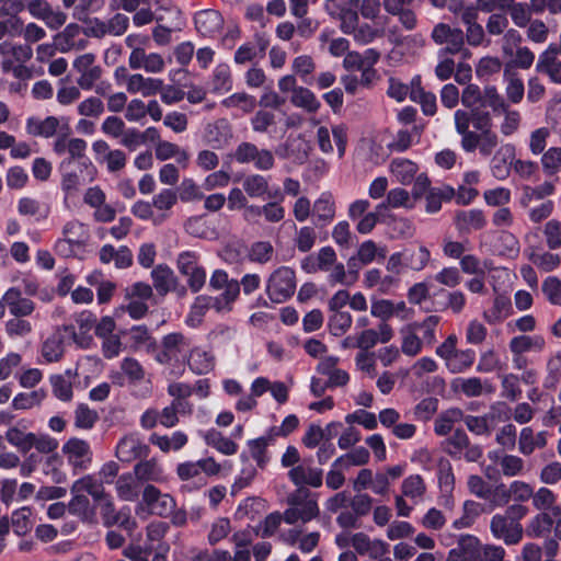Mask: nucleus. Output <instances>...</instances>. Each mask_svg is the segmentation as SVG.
<instances>
[{
    "label": "nucleus",
    "mask_w": 561,
    "mask_h": 561,
    "mask_svg": "<svg viewBox=\"0 0 561 561\" xmlns=\"http://www.w3.org/2000/svg\"><path fill=\"white\" fill-rule=\"evenodd\" d=\"M529 513L523 504H511L504 513H497L490 520L492 536L503 541L506 546L518 545L524 537V528L520 520Z\"/></svg>",
    "instance_id": "obj_1"
},
{
    "label": "nucleus",
    "mask_w": 561,
    "mask_h": 561,
    "mask_svg": "<svg viewBox=\"0 0 561 561\" xmlns=\"http://www.w3.org/2000/svg\"><path fill=\"white\" fill-rule=\"evenodd\" d=\"M457 343V335L449 334L435 350V354L444 362L446 369L451 374H462L467 371L472 367L476 360L473 350H458Z\"/></svg>",
    "instance_id": "obj_2"
},
{
    "label": "nucleus",
    "mask_w": 561,
    "mask_h": 561,
    "mask_svg": "<svg viewBox=\"0 0 561 561\" xmlns=\"http://www.w3.org/2000/svg\"><path fill=\"white\" fill-rule=\"evenodd\" d=\"M5 439L22 454H27L32 448L39 454H51L58 447V442L49 435L25 432L16 426L5 432Z\"/></svg>",
    "instance_id": "obj_3"
},
{
    "label": "nucleus",
    "mask_w": 561,
    "mask_h": 561,
    "mask_svg": "<svg viewBox=\"0 0 561 561\" xmlns=\"http://www.w3.org/2000/svg\"><path fill=\"white\" fill-rule=\"evenodd\" d=\"M191 341L180 332L164 335L160 350L156 354V360L169 367H184V362L190 350Z\"/></svg>",
    "instance_id": "obj_4"
},
{
    "label": "nucleus",
    "mask_w": 561,
    "mask_h": 561,
    "mask_svg": "<svg viewBox=\"0 0 561 561\" xmlns=\"http://www.w3.org/2000/svg\"><path fill=\"white\" fill-rule=\"evenodd\" d=\"M296 285L295 271L280 266L268 276L265 293L272 302L283 304L295 294Z\"/></svg>",
    "instance_id": "obj_5"
},
{
    "label": "nucleus",
    "mask_w": 561,
    "mask_h": 561,
    "mask_svg": "<svg viewBox=\"0 0 561 561\" xmlns=\"http://www.w3.org/2000/svg\"><path fill=\"white\" fill-rule=\"evenodd\" d=\"M288 501L291 506L284 512V520L287 524L299 520L307 523L319 514L317 501L310 499V493L306 489H297L290 494Z\"/></svg>",
    "instance_id": "obj_6"
},
{
    "label": "nucleus",
    "mask_w": 561,
    "mask_h": 561,
    "mask_svg": "<svg viewBox=\"0 0 561 561\" xmlns=\"http://www.w3.org/2000/svg\"><path fill=\"white\" fill-rule=\"evenodd\" d=\"M176 267L186 278V284L192 293H198L206 283V271L199 264V254L195 251H183L178 255Z\"/></svg>",
    "instance_id": "obj_7"
},
{
    "label": "nucleus",
    "mask_w": 561,
    "mask_h": 561,
    "mask_svg": "<svg viewBox=\"0 0 561 561\" xmlns=\"http://www.w3.org/2000/svg\"><path fill=\"white\" fill-rule=\"evenodd\" d=\"M68 333H71L75 340L77 339L72 325H59L42 342L39 354L45 363H58L62 359Z\"/></svg>",
    "instance_id": "obj_8"
},
{
    "label": "nucleus",
    "mask_w": 561,
    "mask_h": 561,
    "mask_svg": "<svg viewBox=\"0 0 561 561\" xmlns=\"http://www.w3.org/2000/svg\"><path fill=\"white\" fill-rule=\"evenodd\" d=\"M233 159L240 164L253 163L254 168L261 171L271 170L275 163L274 154L271 150L259 148L249 141L240 142L237 146Z\"/></svg>",
    "instance_id": "obj_9"
},
{
    "label": "nucleus",
    "mask_w": 561,
    "mask_h": 561,
    "mask_svg": "<svg viewBox=\"0 0 561 561\" xmlns=\"http://www.w3.org/2000/svg\"><path fill=\"white\" fill-rule=\"evenodd\" d=\"M209 287L213 290H224L218 296H213V299L218 301L221 307L231 311L233 304L240 295V284L236 279H230L227 272L224 270H216L209 278Z\"/></svg>",
    "instance_id": "obj_10"
},
{
    "label": "nucleus",
    "mask_w": 561,
    "mask_h": 561,
    "mask_svg": "<svg viewBox=\"0 0 561 561\" xmlns=\"http://www.w3.org/2000/svg\"><path fill=\"white\" fill-rule=\"evenodd\" d=\"M431 37L437 45L445 44L446 51L451 55L462 54L467 56L469 54V50L465 47V34L460 28L451 27L446 23H438L434 26Z\"/></svg>",
    "instance_id": "obj_11"
},
{
    "label": "nucleus",
    "mask_w": 561,
    "mask_h": 561,
    "mask_svg": "<svg viewBox=\"0 0 561 561\" xmlns=\"http://www.w3.org/2000/svg\"><path fill=\"white\" fill-rule=\"evenodd\" d=\"M447 443L448 448L446 451L455 459L463 457L468 462H476L483 455L482 447L478 444H472L462 430H456L447 439Z\"/></svg>",
    "instance_id": "obj_12"
},
{
    "label": "nucleus",
    "mask_w": 561,
    "mask_h": 561,
    "mask_svg": "<svg viewBox=\"0 0 561 561\" xmlns=\"http://www.w3.org/2000/svg\"><path fill=\"white\" fill-rule=\"evenodd\" d=\"M62 453L75 471L85 470L92 461L90 444L81 438H69L62 445Z\"/></svg>",
    "instance_id": "obj_13"
},
{
    "label": "nucleus",
    "mask_w": 561,
    "mask_h": 561,
    "mask_svg": "<svg viewBox=\"0 0 561 561\" xmlns=\"http://www.w3.org/2000/svg\"><path fill=\"white\" fill-rule=\"evenodd\" d=\"M149 453V446L137 434L123 436L115 448V456L122 462L147 458Z\"/></svg>",
    "instance_id": "obj_14"
},
{
    "label": "nucleus",
    "mask_w": 561,
    "mask_h": 561,
    "mask_svg": "<svg viewBox=\"0 0 561 561\" xmlns=\"http://www.w3.org/2000/svg\"><path fill=\"white\" fill-rule=\"evenodd\" d=\"M101 516L103 524L106 527L117 525L129 533L134 531L137 527L136 520L130 515V510L128 507H123L122 510L116 511L111 497L106 499V501L102 503Z\"/></svg>",
    "instance_id": "obj_15"
},
{
    "label": "nucleus",
    "mask_w": 561,
    "mask_h": 561,
    "mask_svg": "<svg viewBox=\"0 0 561 561\" xmlns=\"http://www.w3.org/2000/svg\"><path fill=\"white\" fill-rule=\"evenodd\" d=\"M499 142V136L493 130H485L474 131L466 141H460V145L465 152L471 153L478 149L479 153L486 158L495 153Z\"/></svg>",
    "instance_id": "obj_16"
},
{
    "label": "nucleus",
    "mask_w": 561,
    "mask_h": 561,
    "mask_svg": "<svg viewBox=\"0 0 561 561\" xmlns=\"http://www.w3.org/2000/svg\"><path fill=\"white\" fill-rule=\"evenodd\" d=\"M1 304L7 306L12 317H31L35 311V302L22 295L16 287L9 288L1 297Z\"/></svg>",
    "instance_id": "obj_17"
},
{
    "label": "nucleus",
    "mask_w": 561,
    "mask_h": 561,
    "mask_svg": "<svg viewBox=\"0 0 561 561\" xmlns=\"http://www.w3.org/2000/svg\"><path fill=\"white\" fill-rule=\"evenodd\" d=\"M310 146L300 137L289 136L276 147L275 153L280 159H287L296 164H304L309 156Z\"/></svg>",
    "instance_id": "obj_18"
},
{
    "label": "nucleus",
    "mask_w": 561,
    "mask_h": 561,
    "mask_svg": "<svg viewBox=\"0 0 561 561\" xmlns=\"http://www.w3.org/2000/svg\"><path fill=\"white\" fill-rule=\"evenodd\" d=\"M209 309H214L218 313L230 312L226 308L221 307L218 301L214 300L213 296L199 295L191 306V310L185 320L186 324L191 328H197L202 324L203 319Z\"/></svg>",
    "instance_id": "obj_19"
},
{
    "label": "nucleus",
    "mask_w": 561,
    "mask_h": 561,
    "mask_svg": "<svg viewBox=\"0 0 561 561\" xmlns=\"http://www.w3.org/2000/svg\"><path fill=\"white\" fill-rule=\"evenodd\" d=\"M393 329L387 322H381L376 329L364 330L356 340V347L368 351L378 343H388L392 340Z\"/></svg>",
    "instance_id": "obj_20"
},
{
    "label": "nucleus",
    "mask_w": 561,
    "mask_h": 561,
    "mask_svg": "<svg viewBox=\"0 0 561 561\" xmlns=\"http://www.w3.org/2000/svg\"><path fill=\"white\" fill-rule=\"evenodd\" d=\"M215 362V356L206 348L202 346H190L184 365L186 364L196 375H205L214 369Z\"/></svg>",
    "instance_id": "obj_21"
},
{
    "label": "nucleus",
    "mask_w": 561,
    "mask_h": 561,
    "mask_svg": "<svg viewBox=\"0 0 561 561\" xmlns=\"http://www.w3.org/2000/svg\"><path fill=\"white\" fill-rule=\"evenodd\" d=\"M352 546L357 553L378 559L388 552V543L380 539H370L364 533L352 535Z\"/></svg>",
    "instance_id": "obj_22"
},
{
    "label": "nucleus",
    "mask_w": 561,
    "mask_h": 561,
    "mask_svg": "<svg viewBox=\"0 0 561 561\" xmlns=\"http://www.w3.org/2000/svg\"><path fill=\"white\" fill-rule=\"evenodd\" d=\"M242 188L251 198L273 199L277 195V191H271L270 178L257 173L247 175L242 181Z\"/></svg>",
    "instance_id": "obj_23"
},
{
    "label": "nucleus",
    "mask_w": 561,
    "mask_h": 561,
    "mask_svg": "<svg viewBox=\"0 0 561 561\" xmlns=\"http://www.w3.org/2000/svg\"><path fill=\"white\" fill-rule=\"evenodd\" d=\"M337 261V255L332 247L321 248L316 255L306 257L302 262V270L307 273L329 272Z\"/></svg>",
    "instance_id": "obj_24"
},
{
    "label": "nucleus",
    "mask_w": 561,
    "mask_h": 561,
    "mask_svg": "<svg viewBox=\"0 0 561 561\" xmlns=\"http://www.w3.org/2000/svg\"><path fill=\"white\" fill-rule=\"evenodd\" d=\"M536 71L547 75L557 84H561V60L558 59L554 47H547L538 58Z\"/></svg>",
    "instance_id": "obj_25"
},
{
    "label": "nucleus",
    "mask_w": 561,
    "mask_h": 561,
    "mask_svg": "<svg viewBox=\"0 0 561 561\" xmlns=\"http://www.w3.org/2000/svg\"><path fill=\"white\" fill-rule=\"evenodd\" d=\"M133 473L140 483L156 482L161 483L165 481V474L162 466L156 458H142L134 466Z\"/></svg>",
    "instance_id": "obj_26"
},
{
    "label": "nucleus",
    "mask_w": 561,
    "mask_h": 561,
    "mask_svg": "<svg viewBox=\"0 0 561 561\" xmlns=\"http://www.w3.org/2000/svg\"><path fill=\"white\" fill-rule=\"evenodd\" d=\"M323 471L319 468H312L308 466L297 465L288 471L289 480L298 486L307 484L312 488H319L322 485Z\"/></svg>",
    "instance_id": "obj_27"
},
{
    "label": "nucleus",
    "mask_w": 561,
    "mask_h": 561,
    "mask_svg": "<svg viewBox=\"0 0 561 561\" xmlns=\"http://www.w3.org/2000/svg\"><path fill=\"white\" fill-rule=\"evenodd\" d=\"M456 229L461 233H469L472 230L483 229L486 219L481 209L459 210L454 217Z\"/></svg>",
    "instance_id": "obj_28"
},
{
    "label": "nucleus",
    "mask_w": 561,
    "mask_h": 561,
    "mask_svg": "<svg viewBox=\"0 0 561 561\" xmlns=\"http://www.w3.org/2000/svg\"><path fill=\"white\" fill-rule=\"evenodd\" d=\"M515 154V147L511 144L501 146L491 159L492 174L499 180H505L511 170L512 160Z\"/></svg>",
    "instance_id": "obj_29"
},
{
    "label": "nucleus",
    "mask_w": 561,
    "mask_h": 561,
    "mask_svg": "<svg viewBox=\"0 0 561 561\" xmlns=\"http://www.w3.org/2000/svg\"><path fill=\"white\" fill-rule=\"evenodd\" d=\"M196 30L203 36H214L222 28L224 20L216 10H203L194 18Z\"/></svg>",
    "instance_id": "obj_30"
},
{
    "label": "nucleus",
    "mask_w": 561,
    "mask_h": 561,
    "mask_svg": "<svg viewBox=\"0 0 561 561\" xmlns=\"http://www.w3.org/2000/svg\"><path fill=\"white\" fill-rule=\"evenodd\" d=\"M162 89V80L152 77H144L141 73H134L127 78V91L140 93L142 96L156 95Z\"/></svg>",
    "instance_id": "obj_31"
},
{
    "label": "nucleus",
    "mask_w": 561,
    "mask_h": 561,
    "mask_svg": "<svg viewBox=\"0 0 561 561\" xmlns=\"http://www.w3.org/2000/svg\"><path fill=\"white\" fill-rule=\"evenodd\" d=\"M401 253L404 265L413 272L423 271L431 260V252L424 244L404 248Z\"/></svg>",
    "instance_id": "obj_32"
},
{
    "label": "nucleus",
    "mask_w": 561,
    "mask_h": 561,
    "mask_svg": "<svg viewBox=\"0 0 561 561\" xmlns=\"http://www.w3.org/2000/svg\"><path fill=\"white\" fill-rule=\"evenodd\" d=\"M151 277L157 293L161 296L174 289L178 284L173 270L165 264L154 266L151 271Z\"/></svg>",
    "instance_id": "obj_33"
},
{
    "label": "nucleus",
    "mask_w": 561,
    "mask_h": 561,
    "mask_svg": "<svg viewBox=\"0 0 561 561\" xmlns=\"http://www.w3.org/2000/svg\"><path fill=\"white\" fill-rule=\"evenodd\" d=\"M312 211L316 218V225L323 227L330 224L335 217V203L332 195L324 192L313 203Z\"/></svg>",
    "instance_id": "obj_34"
},
{
    "label": "nucleus",
    "mask_w": 561,
    "mask_h": 561,
    "mask_svg": "<svg viewBox=\"0 0 561 561\" xmlns=\"http://www.w3.org/2000/svg\"><path fill=\"white\" fill-rule=\"evenodd\" d=\"M156 158L160 161H167L171 158H175L180 167L185 169L188 165L190 154L186 150L182 149L178 145L161 140L154 147Z\"/></svg>",
    "instance_id": "obj_35"
},
{
    "label": "nucleus",
    "mask_w": 561,
    "mask_h": 561,
    "mask_svg": "<svg viewBox=\"0 0 561 561\" xmlns=\"http://www.w3.org/2000/svg\"><path fill=\"white\" fill-rule=\"evenodd\" d=\"M71 493H89L95 501H101L110 499L106 495L103 482L101 480L95 479L93 476L87 474L77 481L73 482L71 489Z\"/></svg>",
    "instance_id": "obj_36"
},
{
    "label": "nucleus",
    "mask_w": 561,
    "mask_h": 561,
    "mask_svg": "<svg viewBox=\"0 0 561 561\" xmlns=\"http://www.w3.org/2000/svg\"><path fill=\"white\" fill-rule=\"evenodd\" d=\"M140 482L134 473H124L115 482L117 496L126 502H134L140 493Z\"/></svg>",
    "instance_id": "obj_37"
},
{
    "label": "nucleus",
    "mask_w": 561,
    "mask_h": 561,
    "mask_svg": "<svg viewBox=\"0 0 561 561\" xmlns=\"http://www.w3.org/2000/svg\"><path fill=\"white\" fill-rule=\"evenodd\" d=\"M59 127V119L55 116H48L45 119L30 117L26 122L27 134L35 137L49 138L55 135Z\"/></svg>",
    "instance_id": "obj_38"
},
{
    "label": "nucleus",
    "mask_w": 561,
    "mask_h": 561,
    "mask_svg": "<svg viewBox=\"0 0 561 561\" xmlns=\"http://www.w3.org/2000/svg\"><path fill=\"white\" fill-rule=\"evenodd\" d=\"M417 171L419 168L416 163L408 159L397 158L390 163V172L396 180L403 185L410 184L414 180Z\"/></svg>",
    "instance_id": "obj_39"
},
{
    "label": "nucleus",
    "mask_w": 561,
    "mask_h": 561,
    "mask_svg": "<svg viewBox=\"0 0 561 561\" xmlns=\"http://www.w3.org/2000/svg\"><path fill=\"white\" fill-rule=\"evenodd\" d=\"M545 339L540 335H518L510 341V351L512 354H524L529 351L540 352L545 347Z\"/></svg>",
    "instance_id": "obj_40"
},
{
    "label": "nucleus",
    "mask_w": 561,
    "mask_h": 561,
    "mask_svg": "<svg viewBox=\"0 0 561 561\" xmlns=\"http://www.w3.org/2000/svg\"><path fill=\"white\" fill-rule=\"evenodd\" d=\"M290 102L294 106L305 110L308 113H316L321 107L320 101L316 94L305 87H298L295 89V93L291 94Z\"/></svg>",
    "instance_id": "obj_41"
},
{
    "label": "nucleus",
    "mask_w": 561,
    "mask_h": 561,
    "mask_svg": "<svg viewBox=\"0 0 561 561\" xmlns=\"http://www.w3.org/2000/svg\"><path fill=\"white\" fill-rule=\"evenodd\" d=\"M62 237L82 249L89 239V230L83 222L73 219L62 227Z\"/></svg>",
    "instance_id": "obj_42"
},
{
    "label": "nucleus",
    "mask_w": 561,
    "mask_h": 561,
    "mask_svg": "<svg viewBox=\"0 0 561 561\" xmlns=\"http://www.w3.org/2000/svg\"><path fill=\"white\" fill-rule=\"evenodd\" d=\"M72 373L70 369L66 370L65 375H54L50 377V385L54 396L61 401H70L73 397Z\"/></svg>",
    "instance_id": "obj_43"
},
{
    "label": "nucleus",
    "mask_w": 561,
    "mask_h": 561,
    "mask_svg": "<svg viewBox=\"0 0 561 561\" xmlns=\"http://www.w3.org/2000/svg\"><path fill=\"white\" fill-rule=\"evenodd\" d=\"M18 213L21 216H31L41 220L47 218L49 208L33 197L24 196L18 201Z\"/></svg>",
    "instance_id": "obj_44"
},
{
    "label": "nucleus",
    "mask_w": 561,
    "mask_h": 561,
    "mask_svg": "<svg viewBox=\"0 0 561 561\" xmlns=\"http://www.w3.org/2000/svg\"><path fill=\"white\" fill-rule=\"evenodd\" d=\"M401 351L404 355L414 357L421 353L424 342L411 324H408L401 330Z\"/></svg>",
    "instance_id": "obj_45"
},
{
    "label": "nucleus",
    "mask_w": 561,
    "mask_h": 561,
    "mask_svg": "<svg viewBox=\"0 0 561 561\" xmlns=\"http://www.w3.org/2000/svg\"><path fill=\"white\" fill-rule=\"evenodd\" d=\"M81 27L76 24L71 23L68 24L64 31L59 32L54 36V41L56 43V47L61 53H67L73 48H77V42L76 38L80 35Z\"/></svg>",
    "instance_id": "obj_46"
},
{
    "label": "nucleus",
    "mask_w": 561,
    "mask_h": 561,
    "mask_svg": "<svg viewBox=\"0 0 561 561\" xmlns=\"http://www.w3.org/2000/svg\"><path fill=\"white\" fill-rule=\"evenodd\" d=\"M232 88L230 67L227 64H219L215 67L211 77V89L214 93H226Z\"/></svg>",
    "instance_id": "obj_47"
},
{
    "label": "nucleus",
    "mask_w": 561,
    "mask_h": 561,
    "mask_svg": "<svg viewBox=\"0 0 561 561\" xmlns=\"http://www.w3.org/2000/svg\"><path fill=\"white\" fill-rule=\"evenodd\" d=\"M273 440L274 438L272 435L267 433L266 435L252 439L248 443L251 457L256 461L260 468H264L268 461L266 448Z\"/></svg>",
    "instance_id": "obj_48"
},
{
    "label": "nucleus",
    "mask_w": 561,
    "mask_h": 561,
    "mask_svg": "<svg viewBox=\"0 0 561 561\" xmlns=\"http://www.w3.org/2000/svg\"><path fill=\"white\" fill-rule=\"evenodd\" d=\"M410 194L404 188H392L388 192L386 201L377 205V213H382L387 208L412 207Z\"/></svg>",
    "instance_id": "obj_49"
},
{
    "label": "nucleus",
    "mask_w": 561,
    "mask_h": 561,
    "mask_svg": "<svg viewBox=\"0 0 561 561\" xmlns=\"http://www.w3.org/2000/svg\"><path fill=\"white\" fill-rule=\"evenodd\" d=\"M511 307V299L506 296L499 295L494 298L492 309L484 312L483 317L490 324L500 322L510 314Z\"/></svg>",
    "instance_id": "obj_50"
},
{
    "label": "nucleus",
    "mask_w": 561,
    "mask_h": 561,
    "mask_svg": "<svg viewBox=\"0 0 561 561\" xmlns=\"http://www.w3.org/2000/svg\"><path fill=\"white\" fill-rule=\"evenodd\" d=\"M369 461V451L365 447H357L351 453L336 458L333 467L347 469L352 466H364Z\"/></svg>",
    "instance_id": "obj_51"
},
{
    "label": "nucleus",
    "mask_w": 561,
    "mask_h": 561,
    "mask_svg": "<svg viewBox=\"0 0 561 561\" xmlns=\"http://www.w3.org/2000/svg\"><path fill=\"white\" fill-rule=\"evenodd\" d=\"M26 317H12L4 323L5 334L11 339H23L33 332L32 323Z\"/></svg>",
    "instance_id": "obj_52"
},
{
    "label": "nucleus",
    "mask_w": 561,
    "mask_h": 561,
    "mask_svg": "<svg viewBox=\"0 0 561 561\" xmlns=\"http://www.w3.org/2000/svg\"><path fill=\"white\" fill-rule=\"evenodd\" d=\"M497 465L501 468L502 474L507 478L520 476L525 471L524 460L516 455H502V457H499Z\"/></svg>",
    "instance_id": "obj_53"
},
{
    "label": "nucleus",
    "mask_w": 561,
    "mask_h": 561,
    "mask_svg": "<svg viewBox=\"0 0 561 561\" xmlns=\"http://www.w3.org/2000/svg\"><path fill=\"white\" fill-rule=\"evenodd\" d=\"M440 318L432 314L426 317L423 321L410 323L413 329L417 332L421 331V340L427 344L433 345L436 342V328L439 324Z\"/></svg>",
    "instance_id": "obj_54"
},
{
    "label": "nucleus",
    "mask_w": 561,
    "mask_h": 561,
    "mask_svg": "<svg viewBox=\"0 0 561 561\" xmlns=\"http://www.w3.org/2000/svg\"><path fill=\"white\" fill-rule=\"evenodd\" d=\"M553 525V519L548 513H539L535 515L528 524V536L533 538H541L548 534Z\"/></svg>",
    "instance_id": "obj_55"
},
{
    "label": "nucleus",
    "mask_w": 561,
    "mask_h": 561,
    "mask_svg": "<svg viewBox=\"0 0 561 561\" xmlns=\"http://www.w3.org/2000/svg\"><path fill=\"white\" fill-rule=\"evenodd\" d=\"M497 114L503 115V119L500 124V131L502 135L511 136L518 130L522 121V116L518 111L512 110L510 105H507Z\"/></svg>",
    "instance_id": "obj_56"
},
{
    "label": "nucleus",
    "mask_w": 561,
    "mask_h": 561,
    "mask_svg": "<svg viewBox=\"0 0 561 561\" xmlns=\"http://www.w3.org/2000/svg\"><path fill=\"white\" fill-rule=\"evenodd\" d=\"M104 110L103 101L96 95L85 98L77 106V113L83 117L99 118Z\"/></svg>",
    "instance_id": "obj_57"
},
{
    "label": "nucleus",
    "mask_w": 561,
    "mask_h": 561,
    "mask_svg": "<svg viewBox=\"0 0 561 561\" xmlns=\"http://www.w3.org/2000/svg\"><path fill=\"white\" fill-rule=\"evenodd\" d=\"M99 420V414L88 404L80 403L75 410V426L80 430H91Z\"/></svg>",
    "instance_id": "obj_58"
},
{
    "label": "nucleus",
    "mask_w": 561,
    "mask_h": 561,
    "mask_svg": "<svg viewBox=\"0 0 561 561\" xmlns=\"http://www.w3.org/2000/svg\"><path fill=\"white\" fill-rule=\"evenodd\" d=\"M221 104L227 108L239 107L245 113H250L255 108V98L245 93L238 92L222 100Z\"/></svg>",
    "instance_id": "obj_59"
},
{
    "label": "nucleus",
    "mask_w": 561,
    "mask_h": 561,
    "mask_svg": "<svg viewBox=\"0 0 561 561\" xmlns=\"http://www.w3.org/2000/svg\"><path fill=\"white\" fill-rule=\"evenodd\" d=\"M353 319L352 316L346 311H334L333 314L329 318V330L334 336H342L345 334L351 325Z\"/></svg>",
    "instance_id": "obj_60"
},
{
    "label": "nucleus",
    "mask_w": 561,
    "mask_h": 561,
    "mask_svg": "<svg viewBox=\"0 0 561 561\" xmlns=\"http://www.w3.org/2000/svg\"><path fill=\"white\" fill-rule=\"evenodd\" d=\"M386 255V248H378L373 240L364 241L357 251L358 260L363 265L371 263L376 257L385 259Z\"/></svg>",
    "instance_id": "obj_61"
},
{
    "label": "nucleus",
    "mask_w": 561,
    "mask_h": 561,
    "mask_svg": "<svg viewBox=\"0 0 561 561\" xmlns=\"http://www.w3.org/2000/svg\"><path fill=\"white\" fill-rule=\"evenodd\" d=\"M531 502L536 510L547 513V511L553 508L557 495L547 486H540L537 491H534Z\"/></svg>",
    "instance_id": "obj_62"
},
{
    "label": "nucleus",
    "mask_w": 561,
    "mask_h": 561,
    "mask_svg": "<svg viewBox=\"0 0 561 561\" xmlns=\"http://www.w3.org/2000/svg\"><path fill=\"white\" fill-rule=\"evenodd\" d=\"M541 290L547 300L561 307V279L557 276H548L541 284Z\"/></svg>",
    "instance_id": "obj_63"
},
{
    "label": "nucleus",
    "mask_w": 561,
    "mask_h": 561,
    "mask_svg": "<svg viewBox=\"0 0 561 561\" xmlns=\"http://www.w3.org/2000/svg\"><path fill=\"white\" fill-rule=\"evenodd\" d=\"M541 165L548 175L558 173L561 169V148L551 147L542 153Z\"/></svg>",
    "instance_id": "obj_64"
}]
</instances>
